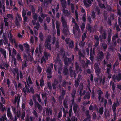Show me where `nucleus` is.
Returning <instances> with one entry per match:
<instances>
[{
    "label": "nucleus",
    "mask_w": 121,
    "mask_h": 121,
    "mask_svg": "<svg viewBox=\"0 0 121 121\" xmlns=\"http://www.w3.org/2000/svg\"><path fill=\"white\" fill-rule=\"evenodd\" d=\"M24 46L26 50V52H25L24 55V60L25 63L23 64L22 65V68L23 69L26 65V62L29 60L31 61L32 60V57L29 54V45L26 43L24 44Z\"/></svg>",
    "instance_id": "1"
},
{
    "label": "nucleus",
    "mask_w": 121,
    "mask_h": 121,
    "mask_svg": "<svg viewBox=\"0 0 121 121\" xmlns=\"http://www.w3.org/2000/svg\"><path fill=\"white\" fill-rule=\"evenodd\" d=\"M27 86L29 87H27V85H26L25 82H24V83L25 85V88H24L22 89L23 91L25 93L28 92H31L33 93L34 90L33 89V86L32 83L30 76H29L27 79Z\"/></svg>",
    "instance_id": "2"
},
{
    "label": "nucleus",
    "mask_w": 121,
    "mask_h": 121,
    "mask_svg": "<svg viewBox=\"0 0 121 121\" xmlns=\"http://www.w3.org/2000/svg\"><path fill=\"white\" fill-rule=\"evenodd\" d=\"M12 49L13 48H9L8 49V51L9 52V59L10 60L11 58H12L13 60V59L14 64L15 65H16V60L15 58H13V57L14 56H15L16 54V51L15 49H13V54L11 56V51Z\"/></svg>",
    "instance_id": "3"
},
{
    "label": "nucleus",
    "mask_w": 121,
    "mask_h": 121,
    "mask_svg": "<svg viewBox=\"0 0 121 121\" xmlns=\"http://www.w3.org/2000/svg\"><path fill=\"white\" fill-rule=\"evenodd\" d=\"M12 71L13 73L15 75L16 74H17V80H18L19 78V76L21 79L22 78L23 75L22 73L20 71H18V69L17 68L13 69L12 70Z\"/></svg>",
    "instance_id": "4"
},
{
    "label": "nucleus",
    "mask_w": 121,
    "mask_h": 121,
    "mask_svg": "<svg viewBox=\"0 0 121 121\" xmlns=\"http://www.w3.org/2000/svg\"><path fill=\"white\" fill-rule=\"evenodd\" d=\"M37 16L36 14H33V20L32 21V22L33 24L35 26L34 27V28L36 29V30H34L35 32L36 31V30H38V28L40 26L38 23H37L36 24H35V22L37 19Z\"/></svg>",
    "instance_id": "5"
},
{
    "label": "nucleus",
    "mask_w": 121,
    "mask_h": 121,
    "mask_svg": "<svg viewBox=\"0 0 121 121\" xmlns=\"http://www.w3.org/2000/svg\"><path fill=\"white\" fill-rule=\"evenodd\" d=\"M72 20L73 22V24L74 25V26L73 27V32L75 34V32H79V26H77L76 23L75 22V19L73 18H72Z\"/></svg>",
    "instance_id": "6"
},
{
    "label": "nucleus",
    "mask_w": 121,
    "mask_h": 121,
    "mask_svg": "<svg viewBox=\"0 0 121 121\" xmlns=\"http://www.w3.org/2000/svg\"><path fill=\"white\" fill-rule=\"evenodd\" d=\"M62 21L64 27V29L63 31V32L65 34L66 32H68V28L66 26V23L65 20L63 17H62Z\"/></svg>",
    "instance_id": "7"
},
{
    "label": "nucleus",
    "mask_w": 121,
    "mask_h": 121,
    "mask_svg": "<svg viewBox=\"0 0 121 121\" xmlns=\"http://www.w3.org/2000/svg\"><path fill=\"white\" fill-rule=\"evenodd\" d=\"M5 11V9L4 6V1L2 0V3L0 0V12L1 14L4 13Z\"/></svg>",
    "instance_id": "8"
},
{
    "label": "nucleus",
    "mask_w": 121,
    "mask_h": 121,
    "mask_svg": "<svg viewBox=\"0 0 121 121\" xmlns=\"http://www.w3.org/2000/svg\"><path fill=\"white\" fill-rule=\"evenodd\" d=\"M93 0H84V3L85 6L86 7H88L91 5L92 2Z\"/></svg>",
    "instance_id": "9"
},
{
    "label": "nucleus",
    "mask_w": 121,
    "mask_h": 121,
    "mask_svg": "<svg viewBox=\"0 0 121 121\" xmlns=\"http://www.w3.org/2000/svg\"><path fill=\"white\" fill-rule=\"evenodd\" d=\"M22 19L20 15L19 14H17L15 22L16 24L18 26H20L19 22L21 21Z\"/></svg>",
    "instance_id": "10"
},
{
    "label": "nucleus",
    "mask_w": 121,
    "mask_h": 121,
    "mask_svg": "<svg viewBox=\"0 0 121 121\" xmlns=\"http://www.w3.org/2000/svg\"><path fill=\"white\" fill-rule=\"evenodd\" d=\"M50 42V38H48L47 39L46 41L45 42V47L46 48L49 50L51 49L50 45L49 43Z\"/></svg>",
    "instance_id": "11"
},
{
    "label": "nucleus",
    "mask_w": 121,
    "mask_h": 121,
    "mask_svg": "<svg viewBox=\"0 0 121 121\" xmlns=\"http://www.w3.org/2000/svg\"><path fill=\"white\" fill-rule=\"evenodd\" d=\"M59 4H57L56 5H55V6H52V11L54 13V14L55 13V11L54 9L55 8V10L56 11H57L58 10V8H59Z\"/></svg>",
    "instance_id": "12"
},
{
    "label": "nucleus",
    "mask_w": 121,
    "mask_h": 121,
    "mask_svg": "<svg viewBox=\"0 0 121 121\" xmlns=\"http://www.w3.org/2000/svg\"><path fill=\"white\" fill-rule=\"evenodd\" d=\"M9 40L11 42L12 44H14V45H15L17 46L16 44L15 43V40L14 39H13L12 38V35L11 33H10Z\"/></svg>",
    "instance_id": "13"
},
{
    "label": "nucleus",
    "mask_w": 121,
    "mask_h": 121,
    "mask_svg": "<svg viewBox=\"0 0 121 121\" xmlns=\"http://www.w3.org/2000/svg\"><path fill=\"white\" fill-rule=\"evenodd\" d=\"M51 68H48L46 71L48 76V78H50L51 77Z\"/></svg>",
    "instance_id": "14"
},
{
    "label": "nucleus",
    "mask_w": 121,
    "mask_h": 121,
    "mask_svg": "<svg viewBox=\"0 0 121 121\" xmlns=\"http://www.w3.org/2000/svg\"><path fill=\"white\" fill-rule=\"evenodd\" d=\"M12 108L13 112L15 113L17 117H19L20 116V111H17L16 112H15V108L14 107H12Z\"/></svg>",
    "instance_id": "15"
},
{
    "label": "nucleus",
    "mask_w": 121,
    "mask_h": 121,
    "mask_svg": "<svg viewBox=\"0 0 121 121\" xmlns=\"http://www.w3.org/2000/svg\"><path fill=\"white\" fill-rule=\"evenodd\" d=\"M7 114L8 116L11 120L12 119V116L10 112V109L9 108H8L7 112Z\"/></svg>",
    "instance_id": "16"
},
{
    "label": "nucleus",
    "mask_w": 121,
    "mask_h": 121,
    "mask_svg": "<svg viewBox=\"0 0 121 121\" xmlns=\"http://www.w3.org/2000/svg\"><path fill=\"white\" fill-rule=\"evenodd\" d=\"M107 66L108 67H109V68H107V73H108V78H111V74H109V72L110 70V68L111 66V65L110 64H108L107 65Z\"/></svg>",
    "instance_id": "17"
},
{
    "label": "nucleus",
    "mask_w": 121,
    "mask_h": 121,
    "mask_svg": "<svg viewBox=\"0 0 121 121\" xmlns=\"http://www.w3.org/2000/svg\"><path fill=\"white\" fill-rule=\"evenodd\" d=\"M95 52L94 51H92V49H91L90 50V60L92 61H93V55L95 54Z\"/></svg>",
    "instance_id": "18"
},
{
    "label": "nucleus",
    "mask_w": 121,
    "mask_h": 121,
    "mask_svg": "<svg viewBox=\"0 0 121 121\" xmlns=\"http://www.w3.org/2000/svg\"><path fill=\"white\" fill-rule=\"evenodd\" d=\"M95 69L96 74L98 75L100 72V69L99 68L98 65H95Z\"/></svg>",
    "instance_id": "19"
},
{
    "label": "nucleus",
    "mask_w": 121,
    "mask_h": 121,
    "mask_svg": "<svg viewBox=\"0 0 121 121\" xmlns=\"http://www.w3.org/2000/svg\"><path fill=\"white\" fill-rule=\"evenodd\" d=\"M42 69L41 68L38 66L37 67V69L35 71V72L37 74H39L41 72Z\"/></svg>",
    "instance_id": "20"
},
{
    "label": "nucleus",
    "mask_w": 121,
    "mask_h": 121,
    "mask_svg": "<svg viewBox=\"0 0 121 121\" xmlns=\"http://www.w3.org/2000/svg\"><path fill=\"white\" fill-rule=\"evenodd\" d=\"M26 13L25 12L24 10H23L22 11V15L23 17V19L24 22H26L27 20V17L25 16Z\"/></svg>",
    "instance_id": "21"
},
{
    "label": "nucleus",
    "mask_w": 121,
    "mask_h": 121,
    "mask_svg": "<svg viewBox=\"0 0 121 121\" xmlns=\"http://www.w3.org/2000/svg\"><path fill=\"white\" fill-rule=\"evenodd\" d=\"M57 23V22H56V27L57 29V36H59L60 34V31L59 29V25Z\"/></svg>",
    "instance_id": "22"
},
{
    "label": "nucleus",
    "mask_w": 121,
    "mask_h": 121,
    "mask_svg": "<svg viewBox=\"0 0 121 121\" xmlns=\"http://www.w3.org/2000/svg\"><path fill=\"white\" fill-rule=\"evenodd\" d=\"M0 51L3 55L4 56V58H6V51L2 48L0 49Z\"/></svg>",
    "instance_id": "23"
},
{
    "label": "nucleus",
    "mask_w": 121,
    "mask_h": 121,
    "mask_svg": "<svg viewBox=\"0 0 121 121\" xmlns=\"http://www.w3.org/2000/svg\"><path fill=\"white\" fill-rule=\"evenodd\" d=\"M70 61L69 59V58H65L64 59V62L65 64L67 65L68 64V63H69Z\"/></svg>",
    "instance_id": "24"
},
{
    "label": "nucleus",
    "mask_w": 121,
    "mask_h": 121,
    "mask_svg": "<svg viewBox=\"0 0 121 121\" xmlns=\"http://www.w3.org/2000/svg\"><path fill=\"white\" fill-rule=\"evenodd\" d=\"M62 6L64 8L65 7L66 2L65 0H61Z\"/></svg>",
    "instance_id": "25"
},
{
    "label": "nucleus",
    "mask_w": 121,
    "mask_h": 121,
    "mask_svg": "<svg viewBox=\"0 0 121 121\" xmlns=\"http://www.w3.org/2000/svg\"><path fill=\"white\" fill-rule=\"evenodd\" d=\"M16 57L18 61L19 62H21L22 61V59L19 54H17Z\"/></svg>",
    "instance_id": "26"
},
{
    "label": "nucleus",
    "mask_w": 121,
    "mask_h": 121,
    "mask_svg": "<svg viewBox=\"0 0 121 121\" xmlns=\"http://www.w3.org/2000/svg\"><path fill=\"white\" fill-rule=\"evenodd\" d=\"M95 41H96V43L95 44V46H96L98 45L99 44L98 38V36H96L95 37Z\"/></svg>",
    "instance_id": "27"
},
{
    "label": "nucleus",
    "mask_w": 121,
    "mask_h": 121,
    "mask_svg": "<svg viewBox=\"0 0 121 121\" xmlns=\"http://www.w3.org/2000/svg\"><path fill=\"white\" fill-rule=\"evenodd\" d=\"M45 62V60L44 59V57H42L41 59V63L42 65L43 66V64Z\"/></svg>",
    "instance_id": "28"
},
{
    "label": "nucleus",
    "mask_w": 121,
    "mask_h": 121,
    "mask_svg": "<svg viewBox=\"0 0 121 121\" xmlns=\"http://www.w3.org/2000/svg\"><path fill=\"white\" fill-rule=\"evenodd\" d=\"M35 106H37L39 111H41L42 110V108L41 106L39 105L38 103L37 102L35 104Z\"/></svg>",
    "instance_id": "29"
},
{
    "label": "nucleus",
    "mask_w": 121,
    "mask_h": 121,
    "mask_svg": "<svg viewBox=\"0 0 121 121\" xmlns=\"http://www.w3.org/2000/svg\"><path fill=\"white\" fill-rule=\"evenodd\" d=\"M40 85L41 87H42L44 85V82L43 79V78H41L40 80Z\"/></svg>",
    "instance_id": "30"
},
{
    "label": "nucleus",
    "mask_w": 121,
    "mask_h": 121,
    "mask_svg": "<svg viewBox=\"0 0 121 121\" xmlns=\"http://www.w3.org/2000/svg\"><path fill=\"white\" fill-rule=\"evenodd\" d=\"M63 11L64 14L65 15L68 16L69 14V13L68 12V10H65L64 9H63Z\"/></svg>",
    "instance_id": "31"
},
{
    "label": "nucleus",
    "mask_w": 121,
    "mask_h": 121,
    "mask_svg": "<svg viewBox=\"0 0 121 121\" xmlns=\"http://www.w3.org/2000/svg\"><path fill=\"white\" fill-rule=\"evenodd\" d=\"M35 52L36 53V54L37 55V54L39 53H41V48L40 47H39V51L38 50V49L37 48V49L35 51Z\"/></svg>",
    "instance_id": "32"
},
{
    "label": "nucleus",
    "mask_w": 121,
    "mask_h": 121,
    "mask_svg": "<svg viewBox=\"0 0 121 121\" xmlns=\"http://www.w3.org/2000/svg\"><path fill=\"white\" fill-rule=\"evenodd\" d=\"M116 103H114L113 106H112V108L113 109V110L114 111H114H115V110L116 108V106L117 104V105H118V102H117Z\"/></svg>",
    "instance_id": "33"
},
{
    "label": "nucleus",
    "mask_w": 121,
    "mask_h": 121,
    "mask_svg": "<svg viewBox=\"0 0 121 121\" xmlns=\"http://www.w3.org/2000/svg\"><path fill=\"white\" fill-rule=\"evenodd\" d=\"M20 100V97L18 96L16 97L15 98V102H17L18 104Z\"/></svg>",
    "instance_id": "34"
},
{
    "label": "nucleus",
    "mask_w": 121,
    "mask_h": 121,
    "mask_svg": "<svg viewBox=\"0 0 121 121\" xmlns=\"http://www.w3.org/2000/svg\"><path fill=\"white\" fill-rule=\"evenodd\" d=\"M6 115H4L2 117L0 121H4V120H6Z\"/></svg>",
    "instance_id": "35"
},
{
    "label": "nucleus",
    "mask_w": 121,
    "mask_h": 121,
    "mask_svg": "<svg viewBox=\"0 0 121 121\" xmlns=\"http://www.w3.org/2000/svg\"><path fill=\"white\" fill-rule=\"evenodd\" d=\"M7 17L9 19H13V16L10 14H9L7 15Z\"/></svg>",
    "instance_id": "36"
},
{
    "label": "nucleus",
    "mask_w": 121,
    "mask_h": 121,
    "mask_svg": "<svg viewBox=\"0 0 121 121\" xmlns=\"http://www.w3.org/2000/svg\"><path fill=\"white\" fill-rule=\"evenodd\" d=\"M42 98H43V99H44L45 103V104L46 105V100H45L44 99H46V94H42Z\"/></svg>",
    "instance_id": "37"
},
{
    "label": "nucleus",
    "mask_w": 121,
    "mask_h": 121,
    "mask_svg": "<svg viewBox=\"0 0 121 121\" xmlns=\"http://www.w3.org/2000/svg\"><path fill=\"white\" fill-rule=\"evenodd\" d=\"M8 19L6 18H4V22L5 23V26H7L8 25V23L7 22Z\"/></svg>",
    "instance_id": "38"
},
{
    "label": "nucleus",
    "mask_w": 121,
    "mask_h": 121,
    "mask_svg": "<svg viewBox=\"0 0 121 121\" xmlns=\"http://www.w3.org/2000/svg\"><path fill=\"white\" fill-rule=\"evenodd\" d=\"M3 23H1V24L0 25V28L1 29V32L2 33L3 31Z\"/></svg>",
    "instance_id": "39"
},
{
    "label": "nucleus",
    "mask_w": 121,
    "mask_h": 121,
    "mask_svg": "<svg viewBox=\"0 0 121 121\" xmlns=\"http://www.w3.org/2000/svg\"><path fill=\"white\" fill-rule=\"evenodd\" d=\"M46 113L47 114H50L51 115H52V111L50 110L49 111L48 109H46Z\"/></svg>",
    "instance_id": "40"
},
{
    "label": "nucleus",
    "mask_w": 121,
    "mask_h": 121,
    "mask_svg": "<svg viewBox=\"0 0 121 121\" xmlns=\"http://www.w3.org/2000/svg\"><path fill=\"white\" fill-rule=\"evenodd\" d=\"M116 79H117V80L118 81H119L121 79V75L119 74L118 76H117L116 78Z\"/></svg>",
    "instance_id": "41"
},
{
    "label": "nucleus",
    "mask_w": 121,
    "mask_h": 121,
    "mask_svg": "<svg viewBox=\"0 0 121 121\" xmlns=\"http://www.w3.org/2000/svg\"><path fill=\"white\" fill-rule=\"evenodd\" d=\"M0 108L2 111H4L5 109V107H3V105L1 104H0Z\"/></svg>",
    "instance_id": "42"
},
{
    "label": "nucleus",
    "mask_w": 121,
    "mask_h": 121,
    "mask_svg": "<svg viewBox=\"0 0 121 121\" xmlns=\"http://www.w3.org/2000/svg\"><path fill=\"white\" fill-rule=\"evenodd\" d=\"M36 97L38 99V101L40 102L41 100L40 98V96L38 95H36Z\"/></svg>",
    "instance_id": "43"
},
{
    "label": "nucleus",
    "mask_w": 121,
    "mask_h": 121,
    "mask_svg": "<svg viewBox=\"0 0 121 121\" xmlns=\"http://www.w3.org/2000/svg\"><path fill=\"white\" fill-rule=\"evenodd\" d=\"M98 55L99 56V59L103 57V53L102 52H101Z\"/></svg>",
    "instance_id": "44"
},
{
    "label": "nucleus",
    "mask_w": 121,
    "mask_h": 121,
    "mask_svg": "<svg viewBox=\"0 0 121 121\" xmlns=\"http://www.w3.org/2000/svg\"><path fill=\"white\" fill-rule=\"evenodd\" d=\"M86 37V35L85 33H84L82 36V40L83 41L85 39Z\"/></svg>",
    "instance_id": "45"
},
{
    "label": "nucleus",
    "mask_w": 121,
    "mask_h": 121,
    "mask_svg": "<svg viewBox=\"0 0 121 121\" xmlns=\"http://www.w3.org/2000/svg\"><path fill=\"white\" fill-rule=\"evenodd\" d=\"M44 55L46 58H47L48 57V56H50V54L48 53L45 52Z\"/></svg>",
    "instance_id": "46"
},
{
    "label": "nucleus",
    "mask_w": 121,
    "mask_h": 121,
    "mask_svg": "<svg viewBox=\"0 0 121 121\" xmlns=\"http://www.w3.org/2000/svg\"><path fill=\"white\" fill-rule=\"evenodd\" d=\"M25 115V112H22V115L21 116V118L22 119H24V116Z\"/></svg>",
    "instance_id": "47"
},
{
    "label": "nucleus",
    "mask_w": 121,
    "mask_h": 121,
    "mask_svg": "<svg viewBox=\"0 0 121 121\" xmlns=\"http://www.w3.org/2000/svg\"><path fill=\"white\" fill-rule=\"evenodd\" d=\"M103 108L102 107H101L99 109V113H100L102 114L103 113Z\"/></svg>",
    "instance_id": "48"
},
{
    "label": "nucleus",
    "mask_w": 121,
    "mask_h": 121,
    "mask_svg": "<svg viewBox=\"0 0 121 121\" xmlns=\"http://www.w3.org/2000/svg\"><path fill=\"white\" fill-rule=\"evenodd\" d=\"M85 27V25L84 23H83L81 26V28L82 30H83Z\"/></svg>",
    "instance_id": "49"
},
{
    "label": "nucleus",
    "mask_w": 121,
    "mask_h": 121,
    "mask_svg": "<svg viewBox=\"0 0 121 121\" xmlns=\"http://www.w3.org/2000/svg\"><path fill=\"white\" fill-rule=\"evenodd\" d=\"M7 84L8 85V87L9 88L10 87V82L9 79H8L7 80Z\"/></svg>",
    "instance_id": "50"
},
{
    "label": "nucleus",
    "mask_w": 121,
    "mask_h": 121,
    "mask_svg": "<svg viewBox=\"0 0 121 121\" xmlns=\"http://www.w3.org/2000/svg\"><path fill=\"white\" fill-rule=\"evenodd\" d=\"M68 71V69L67 68H65L63 71V72L65 74H66Z\"/></svg>",
    "instance_id": "51"
},
{
    "label": "nucleus",
    "mask_w": 121,
    "mask_h": 121,
    "mask_svg": "<svg viewBox=\"0 0 121 121\" xmlns=\"http://www.w3.org/2000/svg\"><path fill=\"white\" fill-rule=\"evenodd\" d=\"M63 104L65 108H68L66 102H64Z\"/></svg>",
    "instance_id": "52"
},
{
    "label": "nucleus",
    "mask_w": 121,
    "mask_h": 121,
    "mask_svg": "<svg viewBox=\"0 0 121 121\" xmlns=\"http://www.w3.org/2000/svg\"><path fill=\"white\" fill-rule=\"evenodd\" d=\"M78 80L76 81L75 82V85L76 87L78 86Z\"/></svg>",
    "instance_id": "53"
},
{
    "label": "nucleus",
    "mask_w": 121,
    "mask_h": 121,
    "mask_svg": "<svg viewBox=\"0 0 121 121\" xmlns=\"http://www.w3.org/2000/svg\"><path fill=\"white\" fill-rule=\"evenodd\" d=\"M57 82L56 81L54 83L52 84V86L54 89H56V87H55V86H56V84H57Z\"/></svg>",
    "instance_id": "54"
},
{
    "label": "nucleus",
    "mask_w": 121,
    "mask_h": 121,
    "mask_svg": "<svg viewBox=\"0 0 121 121\" xmlns=\"http://www.w3.org/2000/svg\"><path fill=\"white\" fill-rule=\"evenodd\" d=\"M102 92L101 91H99V96L98 97V99L99 100H100V98L101 97L100 95L102 94Z\"/></svg>",
    "instance_id": "55"
},
{
    "label": "nucleus",
    "mask_w": 121,
    "mask_h": 121,
    "mask_svg": "<svg viewBox=\"0 0 121 121\" xmlns=\"http://www.w3.org/2000/svg\"><path fill=\"white\" fill-rule=\"evenodd\" d=\"M39 35L41 39L42 40L43 39V36L42 35V34L41 33H40L39 34Z\"/></svg>",
    "instance_id": "56"
},
{
    "label": "nucleus",
    "mask_w": 121,
    "mask_h": 121,
    "mask_svg": "<svg viewBox=\"0 0 121 121\" xmlns=\"http://www.w3.org/2000/svg\"><path fill=\"white\" fill-rule=\"evenodd\" d=\"M72 121H76L77 119L76 118H75L74 117H73L71 118Z\"/></svg>",
    "instance_id": "57"
},
{
    "label": "nucleus",
    "mask_w": 121,
    "mask_h": 121,
    "mask_svg": "<svg viewBox=\"0 0 121 121\" xmlns=\"http://www.w3.org/2000/svg\"><path fill=\"white\" fill-rule=\"evenodd\" d=\"M118 37V35L116 34L115 36H114L112 39V40L113 41L115 40V39L116 38H117Z\"/></svg>",
    "instance_id": "58"
},
{
    "label": "nucleus",
    "mask_w": 121,
    "mask_h": 121,
    "mask_svg": "<svg viewBox=\"0 0 121 121\" xmlns=\"http://www.w3.org/2000/svg\"><path fill=\"white\" fill-rule=\"evenodd\" d=\"M13 83L14 84L16 89L17 90V87L16 85V83L15 81H13Z\"/></svg>",
    "instance_id": "59"
},
{
    "label": "nucleus",
    "mask_w": 121,
    "mask_h": 121,
    "mask_svg": "<svg viewBox=\"0 0 121 121\" xmlns=\"http://www.w3.org/2000/svg\"><path fill=\"white\" fill-rule=\"evenodd\" d=\"M119 24L120 27H121V19L119 18L118 19Z\"/></svg>",
    "instance_id": "60"
},
{
    "label": "nucleus",
    "mask_w": 121,
    "mask_h": 121,
    "mask_svg": "<svg viewBox=\"0 0 121 121\" xmlns=\"http://www.w3.org/2000/svg\"><path fill=\"white\" fill-rule=\"evenodd\" d=\"M102 38L104 39H105V33H103V34L102 35Z\"/></svg>",
    "instance_id": "61"
},
{
    "label": "nucleus",
    "mask_w": 121,
    "mask_h": 121,
    "mask_svg": "<svg viewBox=\"0 0 121 121\" xmlns=\"http://www.w3.org/2000/svg\"><path fill=\"white\" fill-rule=\"evenodd\" d=\"M19 47L20 49L22 51H23V46L22 45H19Z\"/></svg>",
    "instance_id": "62"
},
{
    "label": "nucleus",
    "mask_w": 121,
    "mask_h": 121,
    "mask_svg": "<svg viewBox=\"0 0 121 121\" xmlns=\"http://www.w3.org/2000/svg\"><path fill=\"white\" fill-rule=\"evenodd\" d=\"M51 0H44L45 2L48 3H50Z\"/></svg>",
    "instance_id": "63"
},
{
    "label": "nucleus",
    "mask_w": 121,
    "mask_h": 121,
    "mask_svg": "<svg viewBox=\"0 0 121 121\" xmlns=\"http://www.w3.org/2000/svg\"><path fill=\"white\" fill-rule=\"evenodd\" d=\"M62 114V113L61 112H59L58 115V118H60Z\"/></svg>",
    "instance_id": "64"
}]
</instances>
